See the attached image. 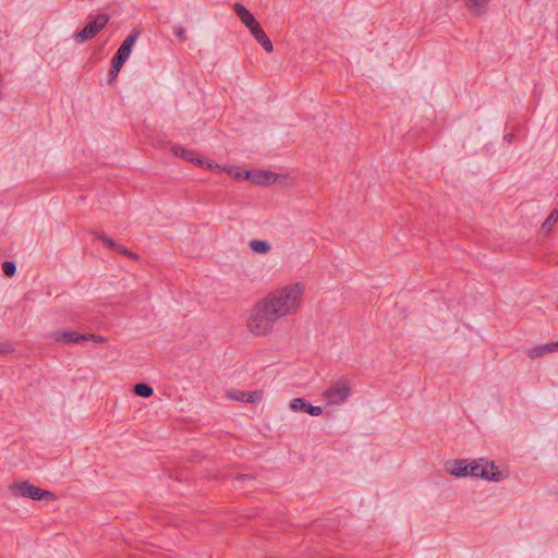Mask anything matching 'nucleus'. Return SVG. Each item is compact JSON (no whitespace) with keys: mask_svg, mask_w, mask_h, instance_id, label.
I'll use <instances>...</instances> for the list:
<instances>
[{"mask_svg":"<svg viewBox=\"0 0 558 558\" xmlns=\"http://www.w3.org/2000/svg\"><path fill=\"white\" fill-rule=\"evenodd\" d=\"M2 270L7 277H12L15 275L16 265L13 262L7 260L2 264Z\"/></svg>","mask_w":558,"mask_h":558,"instance_id":"22","label":"nucleus"},{"mask_svg":"<svg viewBox=\"0 0 558 558\" xmlns=\"http://www.w3.org/2000/svg\"><path fill=\"white\" fill-rule=\"evenodd\" d=\"M305 290V284L302 281H292L279 286L265 296L281 318H284L295 315L301 310Z\"/></svg>","mask_w":558,"mask_h":558,"instance_id":"1","label":"nucleus"},{"mask_svg":"<svg viewBox=\"0 0 558 558\" xmlns=\"http://www.w3.org/2000/svg\"><path fill=\"white\" fill-rule=\"evenodd\" d=\"M250 33L267 52L274 51L271 40L268 38V36L266 35V33L258 23L254 27H251Z\"/></svg>","mask_w":558,"mask_h":558,"instance_id":"11","label":"nucleus"},{"mask_svg":"<svg viewBox=\"0 0 558 558\" xmlns=\"http://www.w3.org/2000/svg\"><path fill=\"white\" fill-rule=\"evenodd\" d=\"M9 490L15 498L48 501L56 500V495L52 492L37 487L28 481L13 482L9 486Z\"/></svg>","mask_w":558,"mask_h":558,"instance_id":"3","label":"nucleus"},{"mask_svg":"<svg viewBox=\"0 0 558 558\" xmlns=\"http://www.w3.org/2000/svg\"><path fill=\"white\" fill-rule=\"evenodd\" d=\"M505 138H506L507 141H511V138H512V134H508V135H506V136H505Z\"/></svg>","mask_w":558,"mask_h":558,"instance_id":"31","label":"nucleus"},{"mask_svg":"<svg viewBox=\"0 0 558 558\" xmlns=\"http://www.w3.org/2000/svg\"><path fill=\"white\" fill-rule=\"evenodd\" d=\"M490 0H463V2L465 3V5L474 13H477L480 14L481 13V9L485 8V5L489 2Z\"/></svg>","mask_w":558,"mask_h":558,"instance_id":"16","label":"nucleus"},{"mask_svg":"<svg viewBox=\"0 0 558 558\" xmlns=\"http://www.w3.org/2000/svg\"><path fill=\"white\" fill-rule=\"evenodd\" d=\"M558 221V209H554L542 225L544 232H549Z\"/></svg>","mask_w":558,"mask_h":558,"instance_id":"17","label":"nucleus"},{"mask_svg":"<svg viewBox=\"0 0 558 558\" xmlns=\"http://www.w3.org/2000/svg\"><path fill=\"white\" fill-rule=\"evenodd\" d=\"M109 22V16L107 14H98L94 17L92 22H89L82 31L77 32L74 35V40L76 43H84L94 38L100 31L105 28L107 23Z\"/></svg>","mask_w":558,"mask_h":558,"instance_id":"6","label":"nucleus"},{"mask_svg":"<svg viewBox=\"0 0 558 558\" xmlns=\"http://www.w3.org/2000/svg\"><path fill=\"white\" fill-rule=\"evenodd\" d=\"M246 391L232 389L227 391V398L230 400L245 402Z\"/></svg>","mask_w":558,"mask_h":558,"instance_id":"21","label":"nucleus"},{"mask_svg":"<svg viewBox=\"0 0 558 558\" xmlns=\"http://www.w3.org/2000/svg\"><path fill=\"white\" fill-rule=\"evenodd\" d=\"M174 34L182 41L186 39V32L183 27L177 28Z\"/></svg>","mask_w":558,"mask_h":558,"instance_id":"28","label":"nucleus"},{"mask_svg":"<svg viewBox=\"0 0 558 558\" xmlns=\"http://www.w3.org/2000/svg\"><path fill=\"white\" fill-rule=\"evenodd\" d=\"M172 151H173V154L175 156H179V157H181V158H183V159H185V160H187L190 162L197 163V165H201V166L205 165V162L201 158L196 157V153L193 151V150L185 149V148L180 147V146H173L172 147ZM206 166L208 168L213 167V165L209 163V162H206Z\"/></svg>","mask_w":558,"mask_h":558,"instance_id":"13","label":"nucleus"},{"mask_svg":"<svg viewBox=\"0 0 558 558\" xmlns=\"http://www.w3.org/2000/svg\"><path fill=\"white\" fill-rule=\"evenodd\" d=\"M134 393L138 397L148 398L154 393V390L149 385L142 383L134 386Z\"/></svg>","mask_w":558,"mask_h":558,"instance_id":"18","label":"nucleus"},{"mask_svg":"<svg viewBox=\"0 0 558 558\" xmlns=\"http://www.w3.org/2000/svg\"><path fill=\"white\" fill-rule=\"evenodd\" d=\"M248 247L256 254H267L271 250L270 244L265 240H252L248 243Z\"/></svg>","mask_w":558,"mask_h":558,"instance_id":"15","label":"nucleus"},{"mask_svg":"<svg viewBox=\"0 0 558 558\" xmlns=\"http://www.w3.org/2000/svg\"><path fill=\"white\" fill-rule=\"evenodd\" d=\"M469 462L466 460H452L446 463L447 472L456 477L469 476Z\"/></svg>","mask_w":558,"mask_h":558,"instance_id":"10","label":"nucleus"},{"mask_svg":"<svg viewBox=\"0 0 558 558\" xmlns=\"http://www.w3.org/2000/svg\"><path fill=\"white\" fill-rule=\"evenodd\" d=\"M141 32L136 28L132 29V32L128 35V37L123 40L119 49L117 50L116 54L112 59L117 60V62H121L124 64V62L130 57V53L133 49V46L137 38L140 37Z\"/></svg>","mask_w":558,"mask_h":558,"instance_id":"7","label":"nucleus"},{"mask_svg":"<svg viewBox=\"0 0 558 558\" xmlns=\"http://www.w3.org/2000/svg\"><path fill=\"white\" fill-rule=\"evenodd\" d=\"M264 392L262 390H254L246 392L245 402L246 403H259L263 399Z\"/></svg>","mask_w":558,"mask_h":558,"instance_id":"20","label":"nucleus"},{"mask_svg":"<svg viewBox=\"0 0 558 558\" xmlns=\"http://www.w3.org/2000/svg\"><path fill=\"white\" fill-rule=\"evenodd\" d=\"M234 178H236L238 180H245L243 177H244V171L243 172H240V171H236L234 173L230 172Z\"/></svg>","mask_w":558,"mask_h":558,"instance_id":"29","label":"nucleus"},{"mask_svg":"<svg viewBox=\"0 0 558 558\" xmlns=\"http://www.w3.org/2000/svg\"><path fill=\"white\" fill-rule=\"evenodd\" d=\"M245 180L251 181L254 184L264 185L275 181V173L264 170L244 171Z\"/></svg>","mask_w":558,"mask_h":558,"instance_id":"9","label":"nucleus"},{"mask_svg":"<svg viewBox=\"0 0 558 558\" xmlns=\"http://www.w3.org/2000/svg\"><path fill=\"white\" fill-rule=\"evenodd\" d=\"M558 352V341L538 344L526 350V355L531 360L544 357L547 354Z\"/></svg>","mask_w":558,"mask_h":558,"instance_id":"8","label":"nucleus"},{"mask_svg":"<svg viewBox=\"0 0 558 558\" xmlns=\"http://www.w3.org/2000/svg\"><path fill=\"white\" fill-rule=\"evenodd\" d=\"M97 238L108 247V248H111V250H116V246H117V243L111 239L109 238L108 235H106L105 233H99L97 235Z\"/></svg>","mask_w":558,"mask_h":558,"instance_id":"24","label":"nucleus"},{"mask_svg":"<svg viewBox=\"0 0 558 558\" xmlns=\"http://www.w3.org/2000/svg\"><path fill=\"white\" fill-rule=\"evenodd\" d=\"M469 465V476L482 477L494 482H499L505 477L502 472L495 470L493 462L485 459L473 460Z\"/></svg>","mask_w":558,"mask_h":558,"instance_id":"4","label":"nucleus"},{"mask_svg":"<svg viewBox=\"0 0 558 558\" xmlns=\"http://www.w3.org/2000/svg\"><path fill=\"white\" fill-rule=\"evenodd\" d=\"M122 66H123V63H121V62L119 63V62H117V60L112 59L111 68L109 71L110 80H113L118 76Z\"/></svg>","mask_w":558,"mask_h":558,"instance_id":"23","label":"nucleus"},{"mask_svg":"<svg viewBox=\"0 0 558 558\" xmlns=\"http://www.w3.org/2000/svg\"><path fill=\"white\" fill-rule=\"evenodd\" d=\"M308 402L303 398H294L290 402V409L294 412H306Z\"/></svg>","mask_w":558,"mask_h":558,"instance_id":"19","label":"nucleus"},{"mask_svg":"<svg viewBox=\"0 0 558 558\" xmlns=\"http://www.w3.org/2000/svg\"><path fill=\"white\" fill-rule=\"evenodd\" d=\"M87 338L88 337L86 335H81V333L73 332V331H65V332L57 333L54 336L56 341H63L66 343H81V342L87 340Z\"/></svg>","mask_w":558,"mask_h":558,"instance_id":"14","label":"nucleus"},{"mask_svg":"<svg viewBox=\"0 0 558 558\" xmlns=\"http://www.w3.org/2000/svg\"><path fill=\"white\" fill-rule=\"evenodd\" d=\"M89 337H90V338H93V339H94V341H96V342H101V341H104V338H102L101 336H94V335H90Z\"/></svg>","mask_w":558,"mask_h":558,"instance_id":"30","label":"nucleus"},{"mask_svg":"<svg viewBox=\"0 0 558 558\" xmlns=\"http://www.w3.org/2000/svg\"><path fill=\"white\" fill-rule=\"evenodd\" d=\"M233 10L241 22L248 28V31L251 27H254L258 23L254 15L241 3H234Z\"/></svg>","mask_w":558,"mask_h":558,"instance_id":"12","label":"nucleus"},{"mask_svg":"<svg viewBox=\"0 0 558 558\" xmlns=\"http://www.w3.org/2000/svg\"><path fill=\"white\" fill-rule=\"evenodd\" d=\"M13 352V348L8 342H0V356H5Z\"/></svg>","mask_w":558,"mask_h":558,"instance_id":"26","label":"nucleus"},{"mask_svg":"<svg viewBox=\"0 0 558 558\" xmlns=\"http://www.w3.org/2000/svg\"><path fill=\"white\" fill-rule=\"evenodd\" d=\"M246 477H248V476L247 475H241V476L238 477V480H244Z\"/></svg>","mask_w":558,"mask_h":558,"instance_id":"32","label":"nucleus"},{"mask_svg":"<svg viewBox=\"0 0 558 558\" xmlns=\"http://www.w3.org/2000/svg\"><path fill=\"white\" fill-rule=\"evenodd\" d=\"M350 395L351 385L345 379L336 381L323 392V397L328 405H341L349 399Z\"/></svg>","mask_w":558,"mask_h":558,"instance_id":"5","label":"nucleus"},{"mask_svg":"<svg viewBox=\"0 0 558 558\" xmlns=\"http://www.w3.org/2000/svg\"><path fill=\"white\" fill-rule=\"evenodd\" d=\"M280 318L276 308L266 296H263L252 305L246 318V328L255 337H266L272 332Z\"/></svg>","mask_w":558,"mask_h":558,"instance_id":"2","label":"nucleus"},{"mask_svg":"<svg viewBox=\"0 0 558 558\" xmlns=\"http://www.w3.org/2000/svg\"><path fill=\"white\" fill-rule=\"evenodd\" d=\"M306 413L311 414L312 416H319L323 413V409L320 407L312 405L308 403Z\"/></svg>","mask_w":558,"mask_h":558,"instance_id":"27","label":"nucleus"},{"mask_svg":"<svg viewBox=\"0 0 558 558\" xmlns=\"http://www.w3.org/2000/svg\"><path fill=\"white\" fill-rule=\"evenodd\" d=\"M119 254L129 256L130 258L137 259V255L131 251H129L126 247L117 244L116 250Z\"/></svg>","mask_w":558,"mask_h":558,"instance_id":"25","label":"nucleus"}]
</instances>
